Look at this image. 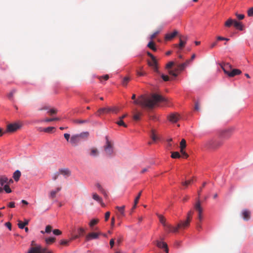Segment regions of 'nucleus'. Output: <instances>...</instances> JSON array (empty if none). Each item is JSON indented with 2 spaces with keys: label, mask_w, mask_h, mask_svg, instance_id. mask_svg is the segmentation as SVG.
Instances as JSON below:
<instances>
[{
  "label": "nucleus",
  "mask_w": 253,
  "mask_h": 253,
  "mask_svg": "<svg viewBox=\"0 0 253 253\" xmlns=\"http://www.w3.org/2000/svg\"><path fill=\"white\" fill-rule=\"evenodd\" d=\"M131 99L134 100L135 104L140 105L142 108L152 109L159 102H167V99L162 95L153 93L151 96L141 95L135 99V95L133 94Z\"/></svg>",
  "instance_id": "f257e3e1"
},
{
  "label": "nucleus",
  "mask_w": 253,
  "mask_h": 253,
  "mask_svg": "<svg viewBox=\"0 0 253 253\" xmlns=\"http://www.w3.org/2000/svg\"><path fill=\"white\" fill-rule=\"evenodd\" d=\"M194 208L198 213V219L199 220V222L197 224V228L198 230H199L202 228L201 222L203 220V209L201 207V203L199 199L194 205Z\"/></svg>",
  "instance_id": "f03ea898"
},
{
  "label": "nucleus",
  "mask_w": 253,
  "mask_h": 253,
  "mask_svg": "<svg viewBox=\"0 0 253 253\" xmlns=\"http://www.w3.org/2000/svg\"><path fill=\"white\" fill-rule=\"evenodd\" d=\"M119 111V109L116 107H104V108H101L98 110L97 112V115L100 116L102 114H107L109 113L110 112L114 113H117Z\"/></svg>",
  "instance_id": "7ed1b4c3"
},
{
  "label": "nucleus",
  "mask_w": 253,
  "mask_h": 253,
  "mask_svg": "<svg viewBox=\"0 0 253 253\" xmlns=\"http://www.w3.org/2000/svg\"><path fill=\"white\" fill-rule=\"evenodd\" d=\"M105 139L106 144L104 146V151L107 155L110 156L113 153V143L109 140L108 136L105 137Z\"/></svg>",
  "instance_id": "20e7f679"
},
{
  "label": "nucleus",
  "mask_w": 253,
  "mask_h": 253,
  "mask_svg": "<svg viewBox=\"0 0 253 253\" xmlns=\"http://www.w3.org/2000/svg\"><path fill=\"white\" fill-rule=\"evenodd\" d=\"M221 145V143L218 141L211 139L208 140L205 143V147L208 149H214L219 147Z\"/></svg>",
  "instance_id": "39448f33"
},
{
  "label": "nucleus",
  "mask_w": 253,
  "mask_h": 253,
  "mask_svg": "<svg viewBox=\"0 0 253 253\" xmlns=\"http://www.w3.org/2000/svg\"><path fill=\"white\" fill-rule=\"evenodd\" d=\"M234 130V128L233 127H229L222 130L219 132V136L223 139H228L232 135Z\"/></svg>",
  "instance_id": "423d86ee"
},
{
  "label": "nucleus",
  "mask_w": 253,
  "mask_h": 253,
  "mask_svg": "<svg viewBox=\"0 0 253 253\" xmlns=\"http://www.w3.org/2000/svg\"><path fill=\"white\" fill-rule=\"evenodd\" d=\"M87 135H88V133H87V132L84 133V134H80L79 135H72L70 139V142L73 146H75L79 143V142L80 140V138L81 137H83L84 136L86 137V136H87Z\"/></svg>",
  "instance_id": "0eeeda50"
},
{
  "label": "nucleus",
  "mask_w": 253,
  "mask_h": 253,
  "mask_svg": "<svg viewBox=\"0 0 253 253\" xmlns=\"http://www.w3.org/2000/svg\"><path fill=\"white\" fill-rule=\"evenodd\" d=\"M22 126L21 124L19 123L10 124L7 126L6 132H13L19 129Z\"/></svg>",
  "instance_id": "6e6552de"
},
{
  "label": "nucleus",
  "mask_w": 253,
  "mask_h": 253,
  "mask_svg": "<svg viewBox=\"0 0 253 253\" xmlns=\"http://www.w3.org/2000/svg\"><path fill=\"white\" fill-rule=\"evenodd\" d=\"M46 248H42L40 245L32 247L28 253H45Z\"/></svg>",
  "instance_id": "1a4fd4ad"
},
{
  "label": "nucleus",
  "mask_w": 253,
  "mask_h": 253,
  "mask_svg": "<svg viewBox=\"0 0 253 253\" xmlns=\"http://www.w3.org/2000/svg\"><path fill=\"white\" fill-rule=\"evenodd\" d=\"M180 118V115L176 113L170 114L168 117L169 121L173 123L177 122Z\"/></svg>",
  "instance_id": "9d476101"
},
{
  "label": "nucleus",
  "mask_w": 253,
  "mask_h": 253,
  "mask_svg": "<svg viewBox=\"0 0 253 253\" xmlns=\"http://www.w3.org/2000/svg\"><path fill=\"white\" fill-rule=\"evenodd\" d=\"M165 229L169 233H177L179 230L177 226L176 227H173L169 224H167V225L165 227Z\"/></svg>",
  "instance_id": "9b49d317"
},
{
  "label": "nucleus",
  "mask_w": 253,
  "mask_h": 253,
  "mask_svg": "<svg viewBox=\"0 0 253 253\" xmlns=\"http://www.w3.org/2000/svg\"><path fill=\"white\" fill-rule=\"evenodd\" d=\"M102 233H94V232H91L87 234L85 237V240L87 241H88L92 239H97L98 238V236L99 235H101Z\"/></svg>",
  "instance_id": "f8f14e48"
},
{
  "label": "nucleus",
  "mask_w": 253,
  "mask_h": 253,
  "mask_svg": "<svg viewBox=\"0 0 253 253\" xmlns=\"http://www.w3.org/2000/svg\"><path fill=\"white\" fill-rule=\"evenodd\" d=\"M190 221L186 219L185 221H180L177 224L179 229H184L188 227L190 225Z\"/></svg>",
  "instance_id": "ddd939ff"
},
{
  "label": "nucleus",
  "mask_w": 253,
  "mask_h": 253,
  "mask_svg": "<svg viewBox=\"0 0 253 253\" xmlns=\"http://www.w3.org/2000/svg\"><path fill=\"white\" fill-rule=\"evenodd\" d=\"M151 61H148V64L149 66L151 67L154 71L158 73V69L157 67V62L155 58L153 59H151Z\"/></svg>",
  "instance_id": "4468645a"
},
{
  "label": "nucleus",
  "mask_w": 253,
  "mask_h": 253,
  "mask_svg": "<svg viewBox=\"0 0 253 253\" xmlns=\"http://www.w3.org/2000/svg\"><path fill=\"white\" fill-rule=\"evenodd\" d=\"M221 67L222 69V70H223L225 74H227V73L229 72V71H230V70H232V66L228 63L222 64L221 65Z\"/></svg>",
  "instance_id": "2eb2a0df"
},
{
  "label": "nucleus",
  "mask_w": 253,
  "mask_h": 253,
  "mask_svg": "<svg viewBox=\"0 0 253 253\" xmlns=\"http://www.w3.org/2000/svg\"><path fill=\"white\" fill-rule=\"evenodd\" d=\"M178 34V32L177 30H175L171 33H168L165 35V40L166 41H170L174 38Z\"/></svg>",
  "instance_id": "dca6fc26"
},
{
  "label": "nucleus",
  "mask_w": 253,
  "mask_h": 253,
  "mask_svg": "<svg viewBox=\"0 0 253 253\" xmlns=\"http://www.w3.org/2000/svg\"><path fill=\"white\" fill-rule=\"evenodd\" d=\"M92 198L98 202L103 207H105V204L103 202L102 199L96 193H94L92 194Z\"/></svg>",
  "instance_id": "f3484780"
},
{
  "label": "nucleus",
  "mask_w": 253,
  "mask_h": 253,
  "mask_svg": "<svg viewBox=\"0 0 253 253\" xmlns=\"http://www.w3.org/2000/svg\"><path fill=\"white\" fill-rule=\"evenodd\" d=\"M59 172L65 177H68L71 175V171L68 169H59Z\"/></svg>",
  "instance_id": "a211bd4d"
},
{
  "label": "nucleus",
  "mask_w": 253,
  "mask_h": 253,
  "mask_svg": "<svg viewBox=\"0 0 253 253\" xmlns=\"http://www.w3.org/2000/svg\"><path fill=\"white\" fill-rule=\"evenodd\" d=\"M241 71L239 69H234L227 73V75L230 77H233L236 75H238L241 74Z\"/></svg>",
  "instance_id": "6ab92c4d"
},
{
  "label": "nucleus",
  "mask_w": 253,
  "mask_h": 253,
  "mask_svg": "<svg viewBox=\"0 0 253 253\" xmlns=\"http://www.w3.org/2000/svg\"><path fill=\"white\" fill-rule=\"evenodd\" d=\"M182 70H180L179 67H178V65L177 67L173 70H169V74L170 75L176 77L177 76L178 73H179Z\"/></svg>",
  "instance_id": "aec40b11"
},
{
  "label": "nucleus",
  "mask_w": 253,
  "mask_h": 253,
  "mask_svg": "<svg viewBox=\"0 0 253 253\" xmlns=\"http://www.w3.org/2000/svg\"><path fill=\"white\" fill-rule=\"evenodd\" d=\"M61 189V187H58L54 190H52L50 192L49 194V197L51 199H53L56 197V194L59 192Z\"/></svg>",
  "instance_id": "412c9836"
},
{
  "label": "nucleus",
  "mask_w": 253,
  "mask_h": 253,
  "mask_svg": "<svg viewBox=\"0 0 253 253\" xmlns=\"http://www.w3.org/2000/svg\"><path fill=\"white\" fill-rule=\"evenodd\" d=\"M242 214L244 220H248L250 218L251 212L249 210H243Z\"/></svg>",
  "instance_id": "4be33fe9"
},
{
  "label": "nucleus",
  "mask_w": 253,
  "mask_h": 253,
  "mask_svg": "<svg viewBox=\"0 0 253 253\" xmlns=\"http://www.w3.org/2000/svg\"><path fill=\"white\" fill-rule=\"evenodd\" d=\"M190 60H186L184 63L178 64V67H179L180 70H183L190 63Z\"/></svg>",
  "instance_id": "5701e85b"
},
{
  "label": "nucleus",
  "mask_w": 253,
  "mask_h": 253,
  "mask_svg": "<svg viewBox=\"0 0 253 253\" xmlns=\"http://www.w3.org/2000/svg\"><path fill=\"white\" fill-rule=\"evenodd\" d=\"M156 245L158 248H164L165 249L166 248H168L167 244L165 242H160L159 241H156Z\"/></svg>",
  "instance_id": "b1692460"
},
{
  "label": "nucleus",
  "mask_w": 253,
  "mask_h": 253,
  "mask_svg": "<svg viewBox=\"0 0 253 253\" xmlns=\"http://www.w3.org/2000/svg\"><path fill=\"white\" fill-rule=\"evenodd\" d=\"M20 176V171L18 170H17L14 172L13 177L16 181H17L19 180Z\"/></svg>",
  "instance_id": "393cba45"
},
{
  "label": "nucleus",
  "mask_w": 253,
  "mask_h": 253,
  "mask_svg": "<svg viewBox=\"0 0 253 253\" xmlns=\"http://www.w3.org/2000/svg\"><path fill=\"white\" fill-rule=\"evenodd\" d=\"M8 180V179L6 177H5L4 176H0V184L1 186H3L5 183L7 184Z\"/></svg>",
  "instance_id": "a878e982"
},
{
  "label": "nucleus",
  "mask_w": 253,
  "mask_h": 253,
  "mask_svg": "<svg viewBox=\"0 0 253 253\" xmlns=\"http://www.w3.org/2000/svg\"><path fill=\"white\" fill-rule=\"evenodd\" d=\"M99 154L98 151L96 148H92L90 149V155L92 156H97Z\"/></svg>",
  "instance_id": "bb28decb"
},
{
  "label": "nucleus",
  "mask_w": 253,
  "mask_h": 253,
  "mask_svg": "<svg viewBox=\"0 0 253 253\" xmlns=\"http://www.w3.org/2000/svg\"><path fill=\"white\" fill-rule=\"evenodd\" d=\"M158 217L160 222L163 224L164 227L168 223L166 222V218L162 215H158Z\"/></svg>",
  "instance_id": "cd10ccee"
},
{
  "label": "nucleus",
  "mask_w": 253,
  "mask_h": 253,
  "mask_svg": "<svg viewBox=\"0 0 253 253\" xmlns=\"http://www.w3.org/2000/svg\"><path fill=\"white\" fill-rule=\"evenodd\" d=\"M125 208V206H123L122 207L117 206L116 207V208L118 210V211L120 213L121 215H122V216H124V215H125V213H124Z\"/></svg>",
  "instance_id": "c85d7f7f"
},
{
  "label": "nucleus",
  "mask_w": 253,
  "mask_h": 253,
  "mask_svg": "<svg viewBox=\"0 0 253 253\" xmlns=\"http://www.w3.org/2000/svg\"><path fill=\"white\" fill-rule=\"evenodd\" d=\"M147 46L154 51L157 50V48L155 46V43L152 41H151L148 43Z\"/></svg>",
  "instance_id": "c756f323"
},
{
  "label": "nucleus",
  "mask_w": 253,
  "mask_h": 253,
  "mask_svg": "<svg viewBox=\"0 0 253 253\" xmlns=\"http://www.w3.org/2000/svg\"><path fill=\"white\" fill-rule=\"evenodd\" d=\"M233 24H234V26L238 29H239L240 30H243L242 25L241 23H240L236 20H234Z\"/></svg>",
  "instance_id": "7c9ffc66"
},
{
  "label": "nucleus",
  "mask_w": 253,
  "mask_h": 253,
  "mask_svg": "<svg viewBox=\"0 0 253 253\" xmlns=\"http://www.w3.org/2000/svg\"><path fill=\"white\" fill-rule=\"evenodd\" d=\"M234 20L229 18L225 23V26L227 27H230L234 23Z\"/></svg>",
  "instance_id": "2f4dec72"
},
{
  "label": "nucleus",
  "mask_w": 253,
  "mask_h": 253,
  "mask_svg": "<svg viewBox=\"0 0 253 253\" xmlns=\"http://www.w3.org/2000/svg\"><path fill=\"white\" fill-rule=\"evenodd\" d=\"M171 157L173 159L179 158L180 155L178 152H171Z\"/></svg>",
  "instance_id": "473e14b6"
},
{
  "label": "nucleus",
  "mask_w": 253,
  "mask_h": 253,
  "mask_svg": "<svg viewBox=\"0 0 253 253\" xmlns=\"http://www.w3.org/2000/svg\"><path fill=\"white\" fill-rule=\"evenodd\" d=\"M130 80V79L129 77H125L122 81V85L124 86H126Z\"/></svg>",
  "instance_id": "72a5a7b5"
},
{
  "label": "nucleus",
  "mask_w": 253,
  "mask_h": 253,
  "mask_svg": "<svg viewBox=\"0 0 253 253\" xmlns=\"http://www.w3.org/2000/svg\"><path fill=\"white\" fill-rule=\"evenodd\" d=\"M186 43V42L183 41L181 38H180L179 43L178 45H176V46H178L180 49H182Z\"/></svg>",
  "instance_id": "f704fd0d"
},
{
  "label": "nucleus",
  "mask_w": 253,
  "mask_h": 253,
  "mask_svg": "<svg viewBox=\"0 0 253 253\" xmlns=\"http://www.w3.org/2000/svg\"><path fill=\"white\" fill-rule=\"evenodd\" d=\"M99 221L98 219H93L91 220L89 224L90 227H92L94 225H96Z\"/></svg>",
  "instance_id": "c9c22d12"
},
{
  "label": "nucleus",
  "mask_w": 253,
  "mask_h": 253,
  "mask_svg": "<svg viewBox=\"0 0 253 253\" xmlns=\"http://www.w3.org/2000/svg\"><path fill=\"white\" fill-rule=\"evenodd\" d=\"M75 123L77 124H83L87 123L89 122V120H76L74 121Z\"/></svg>",
  "instance_id": "e433bc0d"
},
{
  "label": "nucleus",
  "mask_w": 253,
  "mask_h": 253,
  "mask_svg": "<svg viewBox=\"0 0 253 253\" xmlns=\"http://www.w3.org/2000/svg\"><path fill=\"white\" fill-rule=\"evenodd\" d=\"M55 240V238L54 237H50L45 239V242L47 244H50L52 243H53Z\"/></svg>",
  "instance_id": "4c0bfd02"
},
{
  "label": "nucleus",
  "mask_w": 253,
  "mask_h": 253,
  "mask_svg": "<svg viewBox=\"0 0 253 253\" xmlns=\"http://www.w3.org/2000/svg\"><path fill=\"white\" fill-rule=\"evenodd\" d=\"M151 137L154 141H156L158 139V137L155 134V131L154 130H151Z\"/></svg>",
  "instance_id": "58836bf2"
},
{
  "label": "nucleus",
  "mask_w": 253,
  "mask_h": 253,
  "mask_svg": "<svg viewBox=\"0 0 253 253\" xmlns=\"http://www.w3.org/2000/svg\"><path fill=\"white\" fill-rule=\"evenodd\" d=\"M141 115H142V114L141 113H137L133 115V119L135 121H138L140 120V116Z\"/></svg>",
  "instance_id": "ea45409f"
},
{
  "label": "nucleus",
  "mask_w": 253,
  "mask_h": 253,
  "mask_svg": "<svg viewBox=\"0 0 253 253\" xmlns=\"http://www.w3.org/2000/svg\"><path fill=\"white\" fill-rule=\"evenodd\" d=\"M186 146V141L182 139L180 143V148L184 149Z\"/></svg>",
  "instance_id": "a19ab883"
},
{
  "label": "nucleus",
  "mask_w": 253,
  "mask_h": 253,
  "mask_svg": "<svg viewBox=\"0 0 253 253\" xmlns=\"http://www.w3.org/2000/svg\"><path fill=\"white\" fill-rule=\"evenodd\" d=\"M15 89H12L11 92L8 94V97L10 100H13L14 94L16 92Z\"/></svg>",
  "instance_id": "79ce46f5"
},
{
  "label": "nucleus",
  "mask_w": 253,
  "mask_h": 253,
  "mask_svg": "<svg viewBox=\"0 0 253 253\" xmlns=\"http://www.w3.org/2000/svg\"><path fill=\"white\" fill-rule=\"evenodd\" d=\"M116 124L120 126H123L125 127H127V125L122 120L119 119V121L116 122Z\"/></svg>",
  "instance_id": "37998d69"
},
{
  "label": "nucleus",
  "mask_w": 253,
  "mask_h": 253,
  "mask_svg": "<svg viewBox=\"0 0 253 253\" xmlns=\"http://www.w3.org/2000/svg\"><path fill=\"white\" fill-rule=\"evenodd\" d=\"M3 189L7 193H10L11 192V190L8 184H5L4 186Z\"/></svg>",
  "instance_id": "c03bdc74"
},
{
  "label": "nucleus",
  "mask_w": 253,
  "mask_h": 253,
  "mask_svg": "<svg viewBox=\"0 0 253 253\" xmlns=\"http://www.w3.org/2000/svg\"><path fill=\"white\" fill-rule=\"evenodd\" d=\"M175 65V62L173 61L169 62L166 65L167 69L171 68L173 65Z\"/></svg>",
  "instance_id": "a18cd8bd"
},
{
  "label": "nucleus",
  "mask_w": 253,
  "mask_h": 253,
  "mask_svg": "<svg viewBox=\"0 0 253 253\" xmlns=\"http://www.w3.org/2000/svg\"><path fill=\"white\" fill-rule=\"evenodd\" d=\"M52 229V227L51 225H47L45 227V232L47 233H49L51 231Z\"/></svg>",
  "instance_id": "49530a36"
},
{
  "label": "nucleus",
  "mask_w": 253,
  "mask_h": 253,
  "mask_svg": "<svg viewBox=\"0 0 253 253\" xmlns=\"http://www.w3.org/2000/svg\"><path fill=\"white\" fill-rule=\"evenodd\" d=\"M55 128L54 127L50 126L45 128L43 129V130L45 132H50Z\"/></svg>",
  "instance_id": "de8ad7c7"
},
{
  "label": "nucleus",
  "mask_w": 253,
  "mask_h": 253,
  "mask_svg": "<svg viewBox=\"0 0 253 253\" xmlns=\"http://www.w3.org/2000/svg\"><path fill=\"white\" fill-rule=\"evenodd\" d=\"M192 214H193V211H190L187 213L186 219L191 221V219H192Z\"/></svg>",
  "instance_id": "09e8293b"
},
{
  "label": "nucleus",
  "mask_w": 253,
  "mask_h": 253,
  "mask_svg": "<svg viewBox=\"0 0 253 253\" xmlns=\"http://www.w3.org/2000/svg\"><path fill=\"white\" fill-rule=\"evenodd\" d=\"M160 32V30L157 31L155 32H154L152 35H151L150 39L151 40H153L154 38H156V37L159 34Z\"/></svg>",
  "instance_id": "8fccbe9b"
},
{
  "label": "nucleus",
  "mask_w": 253,
  "mask_h": 253,
  "mask_svg": "<svg viewBox=\"0 0 253 253\" xmlns=\"http://www.w3.org/2000/svg\"><path fill=\"white\" fill-rule=\"evenodd\" d=\"M141 193H142V191H140L138 194V196L135 198V199H134V203H135V204H137L138 203V201L140 199V197L141 195Z\"/></svg>",
  "instance_id": "3c124183"
},
{
  "label": "nucleus",
  "mask_w": 253,
  "mask_h": 253,
  "mask_svg": "<svg viewBox=\"0 0 253 253\" xmlns=\"http://www.w3.org/2000/svg\"><path fill=\"white\" fill-rule=\"evenodd\" d=\"M18 227L20 229H23L25 228V226L24 223H23V222L20 220L18 221Z\"/></svg>",
  "instance_id": "603ef678"
},
{
  "label": "nucleus",
  "mask_w": 253,
  "mask_h": 253,
  "mask_svg": "<svg viewBox=\"0 0 253 253\" xmlns=\"http://www.w3.org/2000/svg\"><path fill=\"white\" fill-rule=\"evenodd\" d=\"M193 181V179L187 180L185 182H182V184L183 186H187L189 184H190Z\"/></svg>",
  "instance_id": "864d4df0"
},
{
  "label": "nucleus",
  "mask_w": 253,
  "mask_h": 253,
  "mask_svg": "<svg viewBox=\"0 0 253 253\" xmlns=\"http://www.w3.org/2000/svg\"><path fill=\"white\" fill-rule=\"evenodd\" d=\"M57 110L56 109H50L48 111V113H49L50 115H53V114H55L57 113Z\"/></svg>",
  "instance_id": "5fc2aeb1"
},
{
  "label": "nucleus",
  "mask_w": 253,
  "mask_h": 253,
  "mask_svg": "<svg viewBox=\"0 0 253 253\" xmlns=\"http://www.w3.org/2000/svg\"><path fill=\"white\" fill-rule=\"evenodd\" d=\"M98 79L101 82L102 81V79H104V80L106 81L109 79V76L108 75H106L104 76L99 77Z\"/></svg>",
  "instance_id": "6e6d98bb"
},
{
  "label": "nucleus",
  "mask_w": 253,
  "mask_h": 253,
  "mask_svg": "<svg viewBox=\"0 0 253 253\" xmlns=\"http://www.w3.org/2000/svg\"><path fill=\"white\" fill-rule=\"evenodd\" d=\"M59 120V119L58 118H55L46 119L44 120V121L46 122H49L54 121H58Z\"/></svg>",
  "instance_id": "4d7b16f0"
},
{
  "label": "nucleus",
  "mask_w": 253,
  "mask_h": 253,
  "mask_svg": "<svg viewBox=\"0 0 253 253\" xmlns=\"http://www.w3.org/2000/svg\"><path fill=\"white\" fill-rule=\"evenodd\" d=\"M248 15L249 16H253V7L248 10Z\"/></svg>",
  "instance_id": "13d9d810"
},
{
  "label": "nucleus",
  "mask_w": 253,
  "mask_h": 253,
  "mask_svg": "<svg viewBox=\"0 0 253 253\" xmlns=\"http://www.w3.org/2000/svg\"><path fill=\"white\" fill-rule=\"evenodd\" d=\"M85 231L84 229L83 228H80L79 229V236H83L84 234V233Z\"/></svg>",
  "instance_id": "bf43d9fd"
},
{
  "label": "nucleus",
  "mask_w": 253,
  "mask_h": 253,
  "mask_svg": "<svg viewBox=\"0 0 253 253\" xmlns=\"http://www.w3.org/2000/svg\"><path fill=\"white\" fill-rule=\"evenodd\" d=\"M53 233L55 235H59L61 234V231L59 229H54L53 230Z\"/></svg>",
  "instance_id": "052dcab7"
},
{
  "label": "nucleus",
  "mask_w": 253,
  "mask_h": 253,
  "mask_svg": "<svg viewBox=\"0 0 253 253\" xmlns=\"http://www.w3.org/2000/svg\"><path fill=\"white\" fill-rule=\"evenodd\" d=\"M236 16L237 17V18L239 19V20H242L245 17V16L244 14H237L236 13Z\"/></svg>",
  "instance_id": "680f3d73"
},
{
  "label": "nucleus",
  "mask_w": 253,
  "mask_h": 253,
  "mask_svg": "<svg viewBox=\"0 0 253 253\" xmlns=\"http://www.w3.org/2000/svg\"><path fill=\"white\" fill-rule=\"evenodd\" d=\"M110 212L109 211H107L105 213V220L106 221H107L109 217H110Z\"/></svg>",
  "instance_id": "e2e57ef3"
},
{
  "label": "nucleus",
  "mask_w": 253,
  "mask_h": 253,
  "mask_svg": "<svg viewBox=\"0 0 253 253\" xmlns=\"http://www.w3.org/2000/svg\"><path fill=\"white\" fill-rule=\"evenodd\" d=\"M161 77L164 81H168L169 80V77L168 76L162 74L161 75Z\"/></svg>",
  "instance_id": "0e129e2a"
},
{
  "label": "nucleus",
  "mask_w": 253,
  "mask_h": 253,
  "mask_svg": "<svg viewBox=\"0 0 253 253\" xmlns=\"http://www.w3.org/2000/svg\"><path fill=\"white\" fill-rule=\"evenodd\" d=\"M68 241L67 240H63L60 242V244L64 246H67L68 245Z\"/></svg>",
  "instance_id": "69168bd1"
},
{
  "label": "nucleus",
  "mask_w": 253,
  "mask_h": 253,
  "mask_svg": "<svg viewBox=\"0 0 253 253\" xmlns=\"http://www.w3.org/2000/svg\"><path fill=\"white\" fill-rule=\"evenodd\" d=\"M49 108V107L47 106V105H45L43 107H42V108H40L39 109V111H42V110H48Z\"/></svg>",
  "instance_id": "338daca9"
},
{
  "label": "nucleus",
  "mask_w": 253,
  "mask_h": 253,
  "mask_svg": "<svg viewBox=\"0 0 253 253\" xmlns=\"http://www.w3.org/2000/svg\"><path fill=\"white\" fill-rule=\"evenodd\" d=\"M59 174H60L59 172H57L56 173H54L53 176V177H52V179L53 180H56Z\"/></svg>",
  "instance_id": "774afa93"
}]
</instances>
